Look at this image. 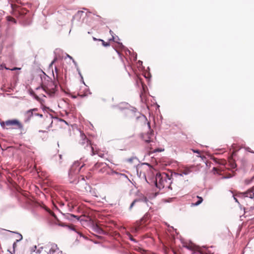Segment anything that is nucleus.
<instances>
[{
	"label": "nucleus",
	"instance_id": "f704fd0d",
	"mask_svg": "<svg viewBox=\"0 0 254 254\" xmlns=\"http://www.w3.org/2000/svg\"><path fill=\"white\" fill-rule=\"evenodd\" d=\"M233 197H234V199L235 200V202H237L238 204H240L238 199L234 196Z\"/></svg>",
	"mask_w": 254,
	"mask_h": 254
},
{
	"label": "nucleus",
	"instance_id": "f257e3e1",
	"mask_svg": "<svg viewBox=\"0 0 254 254\" xmlns=\"http://www.w3.org/2000/svg\"><path fill=\"white\" fill-rule=\"evenodd\" d=\"M171 175L166 173H157L155 176V185L159 189L163 188H171L172 183Z\"/></svg>",
	"mask_w": 254,
	"mask_h": 254
},
{
	"label": "nucleus",
	"instance_id": "473e14b6",
	"mask_svg": "<svg viewBox=\"0 0 254 254\" xmlns=\"http://www.w3.org/2000/svg\"><path fill=\"white\" fill-rule=\"evenodd\" d=\"M129 237L130 241L136 242V241L133 238H132L130 235H129Z\"/></svg>",
	"mask_w": 254,
	"mask_h": 254
},
{
	"label": "nucleus",
	"instance_id": "79ce46f5",
	"mask_svg": "<svg viewBox=\"0 0 254 254\" xmlns=\"http://www.w3.org/2000/svg\"><path fill=\"white\" fill-rule=\"evenodd\" d=\"M138 63H139V64H142V62L141 61H138Z\"/></svg>",
	"mask_w": 254,
	"mask_h": 254
},
{
	"label": "nucleus",
	"instance_id": "ea45409f",
	"mask_svg": "<svg viewBox=\"0 0 254 254\" xmlns=\"http://www.w3.org/2000/svg\"><path fill=\"white\" fill-rule=\"evenodd\" d=\"M79 74L80 76L81 77L82 79H83V77H82L80 71H79Z\"/></svg>",
	"mask_w": 254,
	"mask_h": 254
},
{
	"label": "nucleus",
	"instance_id": "c9c22d12",
	"mask_svg": "<svg viewBox=\"0 0 254 254\" xmlns=\"http://www.w3.org/2000/svg\"><path fill=\"white\" fill-rule=\"evenodd\" d=\"M110 34H111L112 35V36L113 40H114V36H113V32L112 30H110Z\"/></svg>",
	"mask_w": 254,
	"mask_h": 254
},
{
	"label": "nucleus",
	"instance_id": "6e6552de",
	"mask_svg": "<svg viewBox=\"0 0 254 254\" xmlns=\"http://www.w3.org/2000/svg\"><path fill=\"white\" fill-rule=\"evenodd\" d=\"M238 196L245 200L247 198L251 199L252 204H254V186L245 192L239 193Z\"/></svg>",
	"mask_w": 254,
	"mask_h": 254
},
{
	"label": "nucleus",
	"instance_id": "dca6fc26",
	"mask_svg": "<svg viewBox=\"0 0 254 254\" xmlns=\"http://www.w3.org/2000/svg\"><path fill=\"white\" fill-rule=\"evenodd\" d=\"M138 200H139V202H143L146 203L147 204V203L148 202V200L147 199L146 197L143 196L142 198L137 199Z\"/></svg>",
	"mask_w": 254,
	"mask_h": 254
},
{
	"label": "nucleus",
	"instance_id": "9b49d317",
	"mask_svg": "<svg viewBox=\"0 0 254 254\" xmlns=\"http://www.w3.org/2000/svg\"><path fill=\"white\" fill-rule=\"evenodd\" d=\"M24 116L25 117V122H29L31 118L34 116V113L30 110H29L25 113Z\"/></svg>",
	"mask_w": 254,
	"mask_h": 254
},
{
	"label": "nucleus",
	"instance_id": "49530a36",
	"mask_svg": "<svg viewBox=\"0 0 254 254\" xmlns=\"http://www.w3.org/2000/svg\"><path fill=\"white\" fill-rule=\"evenodd\" d=\"M148 125L149 128H150V124H149V123H148Z\"/></svg>",
	"mask_w": 254,
	"mask_h": 254
},
{
	"label": "nucleus",
	"instance_id": "9d476101",
	"mask_svg": "<svg viewBox=\"0 0 254 254\" xmlns=\"http://www.w3.org/2000/svg\"><path fill=\"white\" fill-rule=\"evenodd\" d=\"M153 134L152 132H148L145 134H143L142 135V139L146 142H150L151 141V138L153 136Z\"/></svg>",
	"mask_w": 254,
	"mask_h": 254
},
{
	"label": "nucleus",
	"instance_id": "f8f14e48",
	"mask_svg": "<svg viewBox=\"0 0 254 254\" xmlns=\"http://www.w3.org/2000/svg\"><path fill=\"white\" fill-rule=\"evenodd\" d=\"M65 216L67 219L70 220H73L74 218H75L77 220H79V218L78 217V216L72 214L67 213L65 215Z\"/></svg>",
	"mask_w": 254,
	"mask_h": 254
},
{
	"label": "nucleus",
	"instance_id": "423d86ee",
	"mask_svg": "<svg viewBox=\"0 0 254 254\" xmlns=\"http://www.w3.org/2000/svg\"><path fill=\"white\" fill-rule=\"evenodd\" d=\"M81 140L80 141V144L84 146L85 148L89 149L91 150L92 156L96 154L94 151L93 146H92L90 141L87 138L85 135L83 133L80 134Z\"/></svg>",
	"mask_w": 254,
	"mask_h": 254
},
{
	"label": "nucleus",
	"instance_id": "7ed1b4c3",
	"mask_svg": "<svg viewBox=\"0 0 254 254\" xmlns=\"http://www.w3.org/2000/svg\"><path fill=\"white\" fill-rule=\"evenodd\" d=\"M58 81H53L51 78L48 77L47 81L43 82L42 87L43 90L50 96H53L57 91Z\"/></svg>",
	"mask_w": 254,
	"mask_h": 254
},
{
	"label": "nucleus",
	"instance_id": "aec40b11",
	"mask_svg": "<svg viewBox=\"0 0 254 254\" xmlns=\"http://www.w3.org/2000/svg\"><path fill=\"white\" fill-rule=\"evenodd\" d=\"M7 20L8 21H11V22H13L14 23H16V20L14 18H13V17H10V16H8L7 17Z\"/></svg>",
	"mask_w": 254,
	"mask_h": 254
},
{
	"label": "nucleus",
	"instance_id": "58836bf2",
	"mask_svg": "<svg viewBox=\"0 0 254 254\" xmlns=\"http://www.w3.org/2000/svg\"><path fill=\"white\" fill-rule=\"evenodd\" d=\"M193 254H202L199 252H197V253H194Z\"/></svg>",
	"mask_w": 254,
	"mask_h": 254
},
{
	"label": "nucleus",
	"instance_id": "1a4fd4ad",
	"mask_svg": "<svg viewBox=\"0 0 254 254\" xmlns=\"http://www.w3.org/2000/svg\"><path fill=\"white\" fill-rule=\"evenodd\" d=\"M99 168H101V169L99 171V172L104 173L107 169V165L106 163H97L94 165L93 169L96 170Z\"/></svg>",
	"mask_w": 254,
	"mask_h": 254
},
{
	"label": "nucleus",
	"instance_id": "37998d69",
	"mask_svg": "<svg viewBox=\"0 0 254 254\" xmlns=\"http://www.w3.org/2000/svg\"><path fill=\"white\" fill-rule=\"evenodd\" d=\"M213 170L214 171H217L216 168L215 167H214V168H213Z\"/></svg>",
	"mask_w": 254,
	"mask_h": 254
},
{
	"label": "nucleus",
	"instance_id": "8fccbe9b",
	"mask_svg": "<svg viewBox=\"0 0 254 254\" xmlns=\"http://www.w3.org/2000/svg\"><path fill=\"white\" fill-rule=\"evenodd\" d=\"M55 70H56V71H57V67H55Z\"/></svg>",
	"mask_w": 254,
	"mask_h": 254
},
{
	"label": "nucleus",
	"instance_id": "a211bd4d",
	"mask_svg": "<svg viewBox=\"0 0 254 254\" xmlns=\"http://www.w3.org/2000/svg\"><path fill=\"white\" fill-rule=\"evenodd\" d=\"M110 174L111 175L116 174L117 176H121L126 177V176L125 174L119 173H118V172H117L116 171H112Z\"/></svg>",
	"mask_w": 254,
	"mask_h": 254
},
{
	"label": "nucleus",
	"instance_id": "20e7f679",
	"mask_svg": "<svg viewBox=\"0 0 254 254\" xmlns=\"http://www.w3.org/2000/svg\"><path fill=\"white\" fill-rule=\"evenodd\" d=\"M33 248L34 249V251H35L37 254H40L44 251L47 254H54L56 251L58 250V246L54 243H48L43 246H39L38 249L36 246Z\"/></svg>",
	"mask_w": 254,
	"mask_h": 254
},
{
	"label": "nucleus",
	"instance_id": "5701e85b",
	"mask_svg": "<svg viewBox=\"0 0 254 254\" xmlns=\"http://www.w3.org/2000/svg\"><path fill=\"white\" fill-rule=\"evenodd\" d=\"M3 69H5L7 70L10 69L9 68L6 67L5 65L1 64L0 65V70H3Z\"/></svg>",
	"mask_w": 254,
	"mask_h": 254
},
{
	"label": "nucleus",
	"instance_id": "e433bc0d",
	"mask_svg": "<svg viewBox=\"0 0 254 254\" xmlns=\"http://www.w3.org/2000/svg\"><path fill=\"white\" fill-rule=\"evenodd\" d=\"M193 152L196 153H199V151L197 150H193Z\"/></svg>",
	"mask_w": 254,
	"mask_h": 254
},
{
	"label": "nucleus",
	"instance_id": "7c9ffc66",
	"mask_svg": "<svg viewBox=\"0 0 254 254\" xmlns=\"http://www.w3.org/2000/svg\"><path fill=\"white\" fill-rule=\"evenodd\" d=\"M96 229H97L96 231L99 232V233H101L100 232L103 231L102 229H101L100 228H99L98 227H97Z\"/></svg>",
	"mask_w": 254,
	"mask_h": 254
},
{
	"label": "nucleus",
	"instance_id": "f03ea898",
	"mask_svg": "<svg viewBox=\"0 0 254 254\" xmlns=\"http://www.w3.org/2000/svg\"><path fill=\"white\" fill-rule=\"evenodd\" d=\"M85 165L83 158H81L80 160L75 161L73 163L68 172L70 183L74 184L78 183V180L76 179V175L78 174L82 168Z\"/></svg>",
	"mask_w": 254,
	"mask_h": 254
},
{
	"label": "nucleus",
	"instance_id": "cd10ccee",
	"mask_svg": "<svg viewBox=\"0 0 254 254\" xmlns=\"http://www.w3.org/2000/svg\"><path fill=\"white\" fill-rule=\"evenodd\" d=\"M197 198L198 199V201H200V203H201L202 202V201H203V198L199 196H197Z\"/></svg>",
	"mask_w": 254,
	"mask_h": 254
},
{
	"label": "nucleus",
	"instance_id": "0eeeda50",
	"mask_svg": "<svg viewBox=\"0 0 254 254\" xmlns=\"http://www.w3.org/2000/svg\"><path fill=\"white\" fill-rule=\"evenodd\" d=\"M1 127L3 128H5V126H16V127L15 128L22 129L23 125L22 124L17 120H9L5 122H1L0 123Z\"/></svg>",
	"mask_w": 254,
	"mask_h": 254
},
{
	"label": "nucleus",
	"instance_id": "a18cd8bd",
	"mask_svg": "<svg viewBox=\"0 0 254 254\" xmlns=\"http://www.w3.org/2000/svg\"><path fill=\"white\" fill-rule=\"evenodd\" d=\"M38 113H36V112H34V116H36V115H37Z\"/></svg>",
	"mask_w": 254,
	"mask_h": 254
},
{
	"label": "nucleus",
	"instance_id": "c756f323",
	"mask_svg": "<svg viewBox=\"0 0 254 254\" xmlns=\"http://www.w3.org/2000/svg\"><path fill=\"white\" fill-rule=\"evenodd\" d=\"M57 61V58H55L54 60L51 62V63L50 64V66H52L53 64Z\"/></svg>",
	"mask_w": 254,
	"mask_h": 254
},
{
	"label": "nucleus",
	"instance_id": "a19ab883",
	"mask_svg": "<svg viewBox=\"0 0 254 254\" xmlns=\"http://www.w3.org/2000/svg\"><path fill=\"white\" fill-rule=\"evenodd\" d=\"M50 212V213H51V215H52L53 216H54V217L55 216L54 213H52V212Z\"/></svg>",
	"mask_w": 254,
	"mask_h": 254
},
{
	"label": "nucleus",
	"instance_id": "4c0bfd02",
	"mask_svg": "<svg viewBox=\"0 0 254 254\" xmlns=\"http://www.w3.org/2000/svg\"><path fill=\"white\" fill-rule=\"evenodd\" d=\"M18 69V68H16V67H14V68H12V69H10L9 70H16V69Z\"/></svg>",
	"mask_w": 254,
	"mask_h": 254
},
{
	"label": "nucleus",
	"instance_id": "2f4dec72",
	"mask_svg": "<svg viewBox=\"0 0 254 254\" xmlns=\"http://www.w3.org/2000/svg\"><path fill=\"white\" fill-rule=\"evenodd\" d=\"M17 242H16V241H15V242H14V243L13 244V250H14L15 248L16 247V243Z\"/></svg>",
	"mask_w": 254,
	"mask_h": 254
},
{
	"label": "nucleus",
	"instance_id": "6ab92c4d",
	"mask_svg": "<svg viewBox=\"0 0 254 254\" xmlns=\"http://www.w3.org/2000/svg\"><path fill=\"white\" fill-rule=\"evenodd\" d=\"M139 201V200H138V199H134L133 202L131 203L129 207V210H131V208L133 207V206L135 205V204L136 203V202H138Z\"/></svg>",
	"mask_w": 254,
	"mask_h": 254
},
{
	"label": "nucleus",
	"instance_id": "c03bdc74",
	"mask_svg": "<svg viewBox=\"0 0 254 254\" xmlns=\"http://www.w3.org/2000/svg\"><path fill=\"white\" fill-rule=\"evenodd\" d=\"M138 229H139V227L136 228H135V231H137Z\"/></svg>",
	"mask_w": 254,
	"mask_h": 254
},
{
	"label": "nucleus",
	"instance_id": "c85d7f7f",
	"mask_svg": "<svg viewBox=\"0 0 254 254\" xmlns=\"http://www.w3.org/2000/svg\"><path fill=\"white\" fill-rule=\"evenodd\" d=\"M32 112H33V113H34V112H36L38 111V108H33V109H30Z\"/></svg>",
	"mask_w": 254,
	"mask_h": 254
},
{
	"label": "nucleus",
	"instance_id": "2eb2a0df",
	"mask_svg": "<svg viewBox=\"0 0 254 254\" xmlns=\"http://www.w3.org/2000/svg\"><path fill=\"white\" fill-rule=\"evenodd\" d=\"M10 232L18 234L17 239L16 240V242H18L20 241L21 240H22L23 237H22V236L20 234H19V233L15 232H12V231H11Z\"/></svg>",
	"mask_w": 254,
	"mask_h": 254
},
{
	"label": "nucleus",
	"instance_id": "ddd939ff",
	"mask_svg": "<svg viewBox=\"0 0 254 254\" xmlns=\"http://www.w3.org/2000/svg\"><path fill=\"white\" fill-rule=\"evenodd\" d=\"M191 172V171L189 169H186L184 171V172L182 173L177 174L178 175L180 176H183V175H189Z\"/></svg>",
	"mask_w": 254,
	"mask_h": 254
},
{
	"label": "nucleus",
	"instance_id": "72a5a7b5",
	"mask_svg": "<svg viewBox=\"0 0 254 254\" xmlns=\"http://www.w3.org/2000/svg\"><path fill=\"white\" fill-rule=\"evenodd\" d=\"M36 116L39 117L40 118H43V115L42 114L38 113V114H37V115H36Z\"/></svg>",
	"mask_w": 254,
	"mask_h": 254
},
{
	"label": "nucleus",
	"instance_id": "4468645a",
	"mask_svg": "<svg viewBox=\"0 0 254 254\" xmlns=\"http://www.w3.org/2000/svg\"><path fill=\"white\" fill-rule=\"evenodd\" d=\"M83 13L84 12L83 11H78L76 14L73 17V19H74L75 17H78L80 18L82 16Z\"/></svg>",
	"mask_w": 254,
	"mask_h": 254
},
{
	"label": "nucleus",
	"instance_id": "412c9836",
	"mask_svg": "<svg viewBox=\"0 0 254 254\" xmlns=\"http://www.w3.org/2000/svg\"><path fill=\"white\" fill-rule=\"evenodd\" d=\"M66 57L72 60V61L73 63H74V64L75 65H77L76 62L73 59V58L70 56H69L68 54H66Z\"/></svg>",
	"mask_w": 254,
	"mask_h": 254
},
{
	"label": "nucleus",
	"instance_id": "393cba45",
	"mask_svg": "<svg viewBox=\"0 0 254 254\" xmlns=\"http://www.w3.org/2000/svg\"><path fill=\"white\" fill-rule=\"evenodd\" d=\"M200 204V202L198 201L197 200L196 202L191 203V206H197V205H199Z\"/></svg>",
	"mask_w": 254,
	"mask_h": 254
},
{
	"label": "nucleus",
	"instance_id": "39448f33",
	"mask_svg": "<svg viewBox=\"0 0 254 254\" xmlns=\"http://www.w3.org/2000/svg\"><path fill=\"white\" fill-rule=\"evenodd\" d=\"M151 169L152 166L148 163H142L138 166L136 169L137 175L140 179L146 181V174L151 171Z\"/></svg>",
	"mask_w": 254,
	"mask_h": 254
},
{
	"label": "nucleus",
	"instance_id": "bb28decb",
	"mask_svg": "<svg viewBox=\"0 0 254 254\" xmlns=\"http://www.w3.org/2000/svg\"><path fill=\"white\" fill-rule=\"evenodd\" d=\"M54 254H63L62 251H59V249L56 251V253Z\"/></svg>",
	"mask_w": 254,
	"mask_h": 254
},
{
	"label": "nucleus",
	"instance_id": "f3484780",
	"mask_svg": "<svg viewBox=\"0 0 254 254\" xmlns=\"http://www.w3.org/2000/svg\"><path fill=\"white\" fill-rule=\"evenodd\" d=\"M134 160H137V158L136 157H131L129 158H128L126 160V161L132 163Z\"/></svg>",
	"mask_w": 254,
	"mask_h": 254
},
{
	"label": "nucleus",
	"instance_id": "de8ad7c7",
	"mask_svg": "<svg viewBox=\"0 0 254 254\" xmlns=\"http://www.w3.org/2000/svg\"><path fill=\"white\" fill-rule=\"evenodd\" d=\"M39 132H44V131H43V130H39Z\"/></svg>",
	"mask_w": 254,
	"mask_h": 254
},
{
	"label": "nucleus",
	"instance_id": "b1692460",
	"mask_svg": "<svg viewBox=\"0 0 254 254\" xmlns=\"http://www.w3.org/2000/svg\"><path fill=\"white\" fill-rule=\"evenodd\" d=\"M245 149L247 151H248L252 153H254V151H252L251 148H250L249 147H245Z\"/></svg>",
	"mask_w": 254,
	"mask_h": 254
},
{
	"label": "nucleus",
	"instance_id": "09e8293b",
	"mask_svg": "<svg viewBox=\"0 0 254 254\" xmlns=\"http://www.w3.org/2000/svg\"><path fill=\"white\" fill-rule=\"evenodd\" d=\"M186 247L187 249H190L189 247H188V246H186Z\"/></svg>",
	"mask_w": 254,
	"mask_h": 254
},
{
	"label": "nucleus",
	"instance_id": "4be33fe9",
	"mask_svg": "<svg viewBox=\"0 0 254 254\" xmlns=\"http://www.w3.org/2000/svg\"><path fill=\"white\" fill-rule=\"evenodd\" d=\"M254 179V176H253V177L252 178L251 180H248V179L246 180H245V183H246V184H247V185H249V184H250V183L253 181V179Z\"/></svg>",
	"mask_w": 254,
	"mask_h": 254
},
{
	"label": "nucleus",
	"instance_id": "a878e982",
	"mask_svg": "<svg viewBox=\"0 0 254 254\" xmlns=\"http://www.w3.org/2000/svg\"><path fill=\"white\" fill-rule=\"evenodd\" d=\"M100 40L102 42L103 46L107 47L109 45V44H108L107 43H105L103 40Z\"/></svg>",
	"mask_w": 254,
	"mask_h": 254
}]
</instances>
